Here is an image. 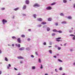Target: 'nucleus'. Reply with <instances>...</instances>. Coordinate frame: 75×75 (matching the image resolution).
Returning <instances> with one entry per match:
<instances>
[{"label": "nucleus", "instance_id": "1", "mask_svg": "<svg viewBox=\"0 0 75 75\" xmlns=\"http://www.w3.org/2000/svg\"><path fill=\"white\" fill-rule=\"evenodd\" d=\"M40 5L38 3H36L33 5L34 7H35V8H37V7H40Z\"/></svg>", "mask_w": 75, "mask_h": 75}, {"label": "nucleus", "instance_id": "2", "mask_svg": "<svg viewBox=\"0 0 75 75\" xmlns=\"http://www.w3.org/2000/svg\"><path fill=\"white\" fill-rule=\"evenodd\" d=\"M2 22L3 23V24L4 25L5 24V23H7V21L5 19H3Z\"/></svg>", "mask_w": 75, "mask_h": 75}, {"label": "nucleus", "instance_id": "3", "mask_svg": "<svg viewBox=\"0 0 75 75\" xmlns=\"http://www.w3.org/2000/svg\"><path fill=\"white\" fill-rule=\"evenodd\" d=\"M37 20L39 21H42V19L41 18H38Z\"/></svg>", "mask_w": 75, "mask_h": 75}, {"label": "nucleus", "instance_id": "4", "mask_svg": "<svg viewBox=\"0 0 75 75\" xmlns=\"http://www.w3.org/2000/svg\"><path fill=\"white\" fill-rule=\"evenodd\" d=\"M25 3L27 4H28L30 3V1L28 0H26L25 1Z\"/></svg>", "mask_w": 75, "mask_h": 75}, {"label": "nucleus", "instance_id": "5", "mask_svg": "<svg viewBox=\"0 0 75 75\" xmlns=\"http://www.w3.org/2000/svg\"><path fill=\"white\" fill-rule=\"evenodd\" d=\"M52 9V8L51 6H48L46 8L47 10H51Z\"/></svg>", "mask_w": 75, "mask_h": 75}, {"label": "nucleus", "instance_id": "6", "mask_svg": "<svg viewBox=\"0 0 75 75\" xmlns=\"http://www.w3.org/2000/svg\"><path fill=\"white\" fill-rule=\"evenodd\" d=\"M26 5H23V10H25V9H26Z\"/></svg>", "mask_w": 75, "mask_h": 75}, {"label": "nucleus", "instance_id": "7", "mask_svg": "<svg viewBox=\"0 0 75 75\" xmlns=\"http://www.w3.org/2000/svg\"><path fill=\"white\" fill-rule=\"evenodd\" d=\"M17 40L19 43H21V40L20 39V38H18Z\"/></svg>", "mask_w": 75, "mask_h": 75}, {"label": "nucleus", "instance_id": "8", "mask_svg": "<svg viewBox=\"0 0 75 75\" xmlns=\"http://www.w3.org/2000/svg\"><path fill=\"white\" fill-rule=\"evenodd\" d=\"M18 59H24V58L21 56H19L18 57Z\"/></svg>", "mask_w": 75, "mask_h": 75}, {"label": "nucleus", "instance_id": "9", "mask_svg": "<svg viewBox=\"0 0 75 75\" xmlns=\"http://www.w3.org/2000/svg\"><path fill=\"white\" fill-rule=\"evenodd\" d=\"M24 50V47H22L19 49L20 51H23V50Z\"/></svg>", "mask_w": 75, "mask_h": 75}, {"label": "nucleus", "instance_id": "10", "mask_svg": "<svg viewBox=\"0 0 75 75\" xmlns=\"http://www.w3.org/2000/svg\"><path fill=\"white\" fill-rule=\"evenodd\" d=\"M53 32H55L56 33H58V31L56 29H54V30H53Z\"/></svg>", "mask_w": 75, "mask_h": 75}, {"label": "nucleus", "instance_id": "11", "mask_svg": "<svg viewBox=\"0 0 75 75\" xmlns=\"http://www.w3.org/2000/svg\"><path fill=\"white\" fill-rule=\"evenodd\" d=\"M41 24H42L44 25V24H47V23L45 22H42L41 23Z\"/></svg>", "mask_w": 75, "mask_h": 75}, {"label": "nucleus", "instance_id": "12", "mask_svg": "<svg viewBox=\"0 0 75 75\" xmlns=\"http://www.w3.org/2000/svg\"><path fill=\"white\" fill-rule=\"evenodd\" d=\"M19 9V8H15L14 9V10L15 11H17V10H18Z\"/></svg>", "mask_w": 75, "mask_h": 75}, {"label": "nucleus", "instance_id": "13", "mask_svg": "<svg viewBox=\"0 0 75 75\" xmlns=\"http://www.w3.org/2000/svg\"><path fill=\"white\" fill-rule=\"evenodd\" d=\"M66 23H67L66 21H63L61 23L62 24H66Z\"/></svg>", "mask_w": 75, "mask_h": 75}, {"label": "nucleus", "instance_id": "14", "mask_svg": "<svg viewBox=\"0 0 75 75\" xmlns=\"http://www.w3.org/2000/svg\"><path fill=\"white\" fill-rule=\"evenodd\" d=\"M51 20H52V19L51 18H49L48 19V20L49 21H51Z\"/></svg>", "mask_w": 75, "mask_h": 75}, {"label": "nucleus", "instance_id": "15", "mask_svg": "<svg viewBox=\"0 0 75 75\" xmlns=\"http://www.w3.org/2000/svg\"><path fill=\"white\" fill-rule=\"evenodd\" d=\"M5 60L6 61L8 62V59L7 58V57H5Z\"/></svg>", "mask_w": 75, "mask_h": 75}, {"label": "nucleus", "instance_id": "16", "mask_svg": "<svg viewBox=\"0 0 75 75\" xmlns=\"http://www.w3.org/2000/svg\"><path fill=\"white\" fill-rule=\"evenodd\" d=\"M12 38L13 39H16L17 38L15 36H13Z\"/></svg>", "mask_w": 75, "mask_h": 75}, {"label": "nucleus", "instance_id": "17", "mask_svg": "<svg viewBox=\"0 0 75 75\" xmlns=\"http://www.w3.org/2000/svg\"><path fill=\"white\" fill-rule=\"evenodd\" d=\"M21 37H23V38H24L25 37V35H21Z\"/></svg>", "mask_w": 75, "mask_h": 75}, {"label": "nucleus", "instance_id": "18", "mask_svg": "<svg viewBox=\"0 0 75 75\" xmlns=\"http://www.w3.org/2000/svg\"><path fill=\"white\" fill-rule=\"evenodd\" d=\"M68 18L69 19H72V17H71V16H68Z\"/></svg>", "mask_w": 75, "mask_h": 75}, {"label": "nucleus", "instance_id": "19", "mask_svg": "<svg viewBox=\"0 0 75 75\" xmlns=\"http://www.w3.org/2000/svg\"><path fill=\"white\" fill-rule=\"evenodd\" d=\"M50 30V28H47V31H49Z\"/></svg>", "mask_w": 75, "mask_h": 75}, {"label": "nucleus", "instance_id": "20", "mask_svg": "<svg viewBox=\"0 0 75 75\" xmlns=\"http://www.w3.org/2000/svg\"><path fill=\"white\" fill-rule=\"evenodd\" d=\"M58 32L59 33H62V31H61V30H59L58 31Z\"/></svg>", "mask_w": 75, "mask_h": 75}, {"label": "nucleus", "instance_id": "21", "mask_svg": "<svg viewBox=\"0 0 75 75\" xmlns=\"http://www.w3.org/2000/svg\"><path fill=\"white\" fill-rule=\"evenodd\" d=\"M61 39V38H58L56 39V40H59Z\"/></svg>", "mask_w": 75, "mask_h": 75}, {"label": "nucleus", "instance_id": "22", "mask_svg": "<svg viewBox=\"0 0 75 75\" xmlns=\"http://www.w3.org/2000/svg\"><path fill=\"white\" fill-rule=\"evenodd\" d=\"M39 62L40 63H41V59H39Z\"/></svg>", "mask_w": 75, "mask_h": 75}, {"label": "nucleus", "instance_id": "23", "mask_svg": "<svg viewBox=\"0 0 75 75\" xmlns=\"http://www.w3.org/2000/svg\"><path fill=\"white\" fill-rule=\"evenodd\" d=\"M33 16L34 17V18H36V16H37L35 14H34L33 15Z\"/></svg>", "mask_w": 75, "mask_h": 75}, {"label": "nucleus", "instance_id": "24", "mask_svg": "<svg viewBox=\"0 0 75 75\" xmlns=\"http://www.w3.org/2000/svg\"><path fill=\"white\" fill-rule=\"evenodd\" d=\"M67 1L66 0H63V2L64 3H67Z\"/></svg>", "mask_w": 75, "mask_h": 75}, {"label": "nucleus", "instance_id": "25", "mask_svg": "<svg viewBox=\"0 0 75 75\" xmlns=\"http://www.w3.org/2000/svg\"><path fill=\"white\" fill-rule=\"evenodd\" d=\"M60 16H64V14L61 13L60 14Z\"/></svg>", "mask_w": 75, "mask_h": 75}, {"label": "nucleus", "instance_id": "26", "mask_svg": "<svg viewBox=\"0 0 75 75\" xmlns=\"http://www.w3.org/2000/svg\"><path fill=\"white\" fill-rule=\"evenodd\" d=\"M55 35V33H53L52 34V36H54Z\"/></svg>", "mask_w": 75, "mask_h": 75}, {"label": "nucleus", "instance_id": "27", "mask_svg": "<svg viewBox=\"0 0 75 75\" xmlns=\"http://www.w3.org/2000/svg\"><path fill=\"white\" fill-rule=\"evenodd\" d=\"M70 36H71V37H74L75 35L73 34H71L70 35Z\"/></svg>", "mask_w": 75, "mask_h": 75}, {"label": "nucleus", "instance_id": "28", "mask_svg": "<svg viewBox=\"0 0 75 75\" xmlns=\"http://www.w3.org/2000/svg\"><path fill=\"white\" fill-rule=\"evenodd\" d=\"M59 69L60 71H62V67H60Z\"/></svg>", "mask_w": 75, "mask_h": 75}, {"label": "nucleus", "instance_id": "29", "mask_svg": "<svg viewBox=\"0 0 75 75\" xmlns=\"http://www.w3.org/2000/svg\"><path fill=\"white\" fill-rule=\"evenodd\" d=\"M49 52H50V54H52V50H50L49 51Z\"/></svg>", "mask_w": 75, "mask_h": 75}, {"label": "nucleus", "instance_id": "30", "mask_svg": "<svg viewBox=\"0 0 75 75\" xmlns=\"http://www.w3.org/2000/svg\"><path fill=\"white\" fill-rule=\"evenodd\" d=\"M32 69H35V67H32Z\"/></svg>", "mask_w": 75, "mask_h": 75}, {"label": "nucleus", "instance_id": "31", "mask_svg": "<svg viewBox=\"0 0 75 75\" xmlns=\"http://www.w3.org/2000/svg\"><path fill=\"white\" fill-rule=\"evenodd\" d=\"M58 60L59 62H62V61L60 59H58Z\"/></svg>", "mask_w": 75, "mask_h": 75}, {"label": "nucleus", "instance_id": "32", "mask_svg": "<svg viewBox=\"0 0 75 75\" xmlns=\"http://www.w3.org/2000/svg\"><path fill=\"white\" fill-rule=\"evenodd\" d=\"M18 47L19 48H20V44H18Z\"/></svg>", "mask_w": 75, "mask_h": 75}, {"label": "nucleus", "instance_id": "33", "mask_svg": "<svg viewBox=\"0 0 75 75\" xmlns=\"http://www.w3.org/2000/svg\"><path fill=\"white\" fill-rule=\"evenodd\" d=\"M61 47H58V50H61Z\"/></svg>", "mask_w": 75, "mask_h": 75}, {"label": "nucleus", "instance_id": "34", "mask_svg": "<svg viewBox=\"0 0 75 75\" xmlns=\"http://www.w3.org/2000/svg\"><path fill=\"white\" fill-rule=\"evenodd\" d=\"M1 9L3 10H5V8H1Z\"/></svg>", "mask_w": 75, "mask_h": 75}, {"label": "nucleus", "instance_id": "35", "mask_svg": "<svg viewBox=\"0 0 75 75\" xmlns=\"http://www.w3.org/2000/svg\"><path fill=\"white\" fill-rule=\"evenodd\" d=\"M41 67H40V69H42V64H41Z\"/></svg>", "mask_w": 75, "mask_h": 75}, {"label": "nucleus", "instance_id": "36", "mask_svg": "<svg viewBox=\"0 0 75 75\" xmlns=\"http://www.w3.org/2000/svg\"><path fill=\"white\" fill-rule=\"evenodd\" d=\"M55 4V3H53L52 4H51V5H54V4Z\"/></svg>", "mask_w": 75, "mask_h": 75}, {"label": "nucleus", "instance_id": "37", "mask_svg": "<svg viewBox=\"0 0 75 75\" xmlns=\"http://www.w3.org/2000/svg\"><path fill=\"white\" fill-rule=\"evenodd\" d=\"M61 41L60 40H56V41H58V42H59Z\"/></svg>", "mask_w": 75, "mask_h": 75}, {"label": "nucleus", "instance_id": "38", "mask_svg": "<svg viewBox=\"0 0 75 75\" xmlns=\"http://www.w3.org/2000/svg\"><path fill=\"white\" fill-rule=\"evenodd\" d=\"M30 38H28V41H30Z\"/></svg>", "mask_w": 75, "mask_h": 75}, {"label": "nucleus", "instance_id": "39", "mask_svg": "<svg viewBox=\"0 0 75 75\" xmlns=\"http://www.w3.org/2000/svg\"><path fill=\"white\" fill-rule=\"evenodd\" d=\"M14 69L15 70H16V71H17V69H16L15 67L14 68Z\"/></svg>", "mask_w": 75, "mask_h": 75}, {"label": "nucleus", "instance_id": "40", "mask_svg": "<svg viewBox=\"0 0 75 75\" xmlns=\"http://www.w3.org/2000/svg\"><path fill=\"white\" fill-rule=\"evenodd\" d=\"M43 44H44V45H46V42H44L43 43Z\"/></svg>", "mask_w": 75, "mask_h": 75}, {"label": "nucleus", "instance_id": "41", "mask_svg": "<svg viewBox=\"0 0 75 75\" xmlns=\"http://www.w3.org/2000/svg\"><path fill=\"white\" fill-rule=\"evenodd\" d=\"M8 66L9 67H11V65L10 64H8Z\"/></svg>", "mask_w": 75, "mask_h": 75}, {"label": "nucleus", "instance_id": "42", "mask_svg": "<svg viewBox=\"0 0 75 75\" xmlns=\"http://www.w3.org/2000/svg\"><path fill=\"white\" fill-rule=\"evenodd\" d=\"M73 40H75V37H73Z\"/></svg>", "mask_w": 75, "mask_h": 75}, {"label": "nucleus", "instance_id": "43", "mask_svg": "<svg viewBox=\"0 0 75 75\" xmlns=\"http://www.w3.org/2000/svg\"><path fill=\"white\" fill-rule=\"evenodd\" d=\"M31 57H32V58H34V56H33V55H31Z\"/></svg>", "mask_w": 75, "mask_h": 75}, {"label": "nucleus", "instance_id": "44", "mask_svg": "<svg viewBox=\"0 0 75 75\" xmlns=\"http://www.w3.org/2000/svg\"><path fill=\"white\" fill-rule=\"evenodd\" d=\"M35 54L37 55H38V53L37 52H35Z\"/></svg>", "mask_w": 75, "mask_h": 75}, {"label": "nucleus", "instance_id": "45", "mask_svg": "<svg viewBox=\"0 0 75 75\" xmlns=\"http://www.w3.org/2000/svg\"><path fill=\"white\" fill-rule=\"evenodd\" d=\"M56 25H58V23H56L55 24Z\"/></svg>", "mask_w": 75, "mask_h": 75}, {"label": "nucleus", "instance_id": "46", "mask_svg": "<svg viewBox=\"0 0 75 75\" xmlns=\"http://www.w3.org/2000/svg\"><path fill=\"white\" fill-rule=\"evenodd\" d=\"M55 71H56V72H58V71H57V69H55Z\"/></svg>", "mask_w": 75, "mask_h": 75}, {"label": "nucleus", "instance_id": "47", "mask_svg": "<svg viewBox=\"0 0 75 75\" xmlns=\"http://www.w3.org/2000/svg\"><path fill=\"white\" fill-rule=\"evenodd\" d=\"M49 48H50V47H52V46H49L48 47Z\"/></svg>", "mask_w": 75, "mask_h": 75}, {"label": "nucleus", "instance_id": "48", "mask_svg": "<svg viewBox=\"0 0 75 75\" xmlns=\"http://www.w3.org/2000/svg\"><path fill=\"white\" fill-rule=\"evenodd\" d=\"M1 71H0V75H1Z\"/></svg>", "mask_w": 75, "mask_h": 75}, {"label": "nucleus", "instance_id": "49", "mask_svg": "<svg viewBox=\"0 0 75 75\" xmlns=\"http://www.w3.org/2000/svg\"><path fill=\"white\" fill-rule=\"evenodd\" d=\"M54 58H57V57L55 56H54Z\"/></svg>", "mask_w": 75, "mask_h": 75}, {"label": "nucleus", "instance_id": "50", "mask_svg": "<svg viewBox=\"0 0 75 75\" xmlns=\"http://www.w3.org/2000/svg\"><path fill=\"white\" fill-rule=\"evenodd\" d=\"M20 63H21V64H23V62H22V61H21L20 62Z\"/></svg>", "mask_w": 75, "mask_h": 75}, {"label": "nucleus", "instance_id": "51", "mask_svg": "<svg viewBox=\"0 0 75 75\" xmlns=\"http://www.w3.org/2000/svg\"><path fill=\"white\" fill-rule=\"evenodd\" d=\"M23 16H26V15H25V14H23Z\"/></svg>", "mask_w": 75, "mask_h": 75}, {"label": "nucleus", "instance_id": "52", "mask_svg": "<svg viewBox=\"0 0 75 75\" xmlns=\"http://www.w3.org/2000/svg\"><path fill=\"white\" fill-rule=\"evenodd\" d=\"M12 46H13V47H14V44H13L12 45Z\"/></svg>", "mask_w": 75, "mask_h": 75}, {"label": "nucleus", "instance_id": "53", "mask_svg": "<svg viewBox=\"0 0 75 75\" xmlns=\"http://www.w3.org/2000/svg\"><path fill=\"white\" fill-rule=\"evenodd\" d=\"M39 27H41V25H38Z\"/></svg>", "mask_w": 75, "mask_h": 75}, {"label": "nucleus", "instance_id": "54", "mask_svg": "<svg viewBox=\"0 0 75 75\" xmlns=\"http://www.w3.org/2000/svg\"><path fill=\"white\" fill-rule=\"evenodd\" d=\"M28 31H31V29H28Z\"/></svg>", "mask_w": 75, "mask_h": 75}, {"label": "nucleus", "instance_id": "55", "mask_svg": "<svg viewBox=\"0 0 75 75\" xmlns=\"http://www.w3.org/2000/svg\"><path fill=\"white\" fill-rule=\"evenodd\" d=\"M66 44H64V46H66Z\"/></svg>", "mask_w": 75, "mask_h": 75}, {"label": "nucleus", "instance_id": "56", "mask_svg": "<svg viewBox=\"0 0 75 75\" xmlns=\"http://www.w3.org/2000/svg\"><path fill=\"white\" fill-rule=\"evenodd\" d=\"M1 50H0V54H1Z\"/></svg>", "mask_w": 75, "mask_h": 75}, {"label": "nucleus", "instance_id": "57", "mask_svg": "<svg viewBox=\"0 0 75 75\" xmlns=\"http://www.w3.org/2000/svg\"><path fill=\"white\" fill-rule=\"evenodd\" d=\"M55 47H57V45H55Z\"/></svg>", "mask_w": 75, "mask_h": 75}, {"label": "nucleus", "instance_id": "58", "mask_svg": "<svg viewBox=\"0 0 75 75\" xmlns=\"http://www.w3.org/2000/svg\"><path fill=\"white\" fill-rule=\"evenodd\" d=\"M7 68H8V69H9V67L8 66L7 67Z\"/></svg>", "mask_w": 75, "mask_h": 75}, {"label": "nucleus", "instance_id": "59", "mask_svg": "<svg viewBox=\"0 0 75 75\" xmlns=\"http://www.w3.org/2000/svg\"><path fill=\"white\" fill-rule=\"evenodd\" d=\"M45 75H48V74H45Z\"/></svg>", "mask_w": 75, "mask_h": 75}, {"label": "nucleus", "instance_id": "60", "mask_svg": "<svg viewBox=\"0 0 75 75\" xmlns=\"http://www.w3.org/2000/svg\"><path fill=\"white\" fill-rule=\"evenodd\" d=\"M71 29L72 30H74V28H71Z\"/></svg>", "mask_w": 75, "mask_h": 75}, {"label": "nucleus", "instance_id": "61", "mask_svg": "<svg viewBox=\"0 0 75 75\" xmlns=\"http://www.w3.org/2000/svg\"><path fill=\"white\" fill-rule=\"evenodd\" d=\"M18 75H20V73L18 74Z\"/></svg>", "mask_w": 75, "mask_h": 75}, {"label": "nucleus", "instance_id": "62", "mask_svg": "<svg viewBox=\"0 0 75 75\" xmlns=\"http://www.w3.org/2000/svg\"><path fill=\"white\" fill-rule=\"evenodd\" d=\"M65 75V73H64L63 74H62V75Z\"/></svg>", "mask_w": 75, "mask_h": 75}, {"label": "nucleus", "instance_id": "63", "mask_svg": "<svg viewBox=\"0 0 75 75\" xmlns=\"http://www.w3.org/2000/svg\"><path fill=\"white\" fill-rule=\"evenodd\" d=\"M69 32H70V33H71V32H72V31H70Z\"/></svg>", "mask_w": 75, "mask_h": 75}, {"label": "nucleus", "instance_id": "64", "mask_svg": "<svg viewBox=\"0 0 75 75\" xmlns=\"http://www.w3.org/2000/svg\"><path fill=\"white\" fill-rule=\"evenodd\" d=\"M72 50H71V51H72Z\"/></svg>", "mask_w": 75, "mask_h": 75}]
</instances>
